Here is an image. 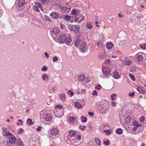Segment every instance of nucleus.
<instances>
[{"label": "nucleus", "mask_w": 146, "mask_h": 146, "mask_svg": "<svg viewBox=\"0 0 146 146\" xmlns=\"http://www.w3.org/2000/svg\"><path fill=\"white\" fill-rule=\"evenodd\" d=\"M102 71L104 75H100V76L102 78H104V77L110 73L111 72L110 68L107 66H103Z\"/></svg>", "instance_id": "obj_1"}, {"label": "nucleus", "mask_w": 146, "mask_h": 146, "mask_svg": "<svg viewBox=\"0 0 146 146\" xmlns=\"http://www.w3.org/2000/svg\"><path fill=\"white\" fill-rule=\"evenodd\" d=\"M40 117L41 118H43L47 121H49L51 119L50 115L47 113L46 112H42L40 114Z\"/></svg>", "instance_id": "obj_2"}, {"label": "nucleus", "mask_w": 146, "mask_h": 146, "mask_svg": "<svg viewBox=\"0 0 146 146\" xmlns=\"http://www.w3.org/2000/svg\"><path fill=\"white\" fill-rule=\"evenodd\" d=\"M59 132V130L57 127H51L49 130L50 134L52 136H54L58 135Z\"/></svg>", "instance_id": "obj_3"}, {"label": "nucleus", "mask_w": 146, "mask_h": 146, "mask_svg": "<svg viewBox=\"0 0 146 146\" xmlns=\"http://www.w3.org/2000/svg\"><path fill=\"white\" fill-rule=\"evenodd\" d=\"M145 56V55L143 52H139L137 54L134 56L135 59H137V60L138 62L142 61L143 56Z\"/></svg>", "instance_id": "obj_4"}, {"label": "nucleus", "mask_w": 146, "mask_h": 146, "mask_svg": "<svg viewBox=\"0 0 146 146\" xmlns=\"http://www.w3.org/2000/svg\"><path fill=\"white\" fill-rule=\"evenodd\" d=\"M2 130L3 133L4 137H9V136H13V135L11 133L9 132L8 129L6 127H3Z\"/></svg>", "instance_id": "obj_5"}, {"label": "nucleus", "mask_w": 146, "mask_h": 146, "mask_svg": "<svg viewBox=\"0 0 146 146\" xmlns=\"http://www.w3.org/2000/svg\"><path fill=\"white\" fill-rule=\"evenodd\" d=\"M59 29L57 28H54L50 31L51 35L53 38H55L59 33Z\"/></svg>", "instance_id": "obj_6"}, {"label": "nucleus", "mask_w": 146, "mask_h": 146, "mask_svg": "<svg viewBox=\"0 0 146 146\" xmlns=\"http://www.w3.org/2000/svg\"><path fill=\"white\" fill-rule=\"evenodd\" d=\"M68 27L70 31H74L76 33H78L79 30V28L78 26L76 25H70Z\"/></svg>", "instance_id": "obj_7"}, {"label": "nucleus", "mask_w": 146, "mask_h": 146, "mask_svg": "<svg viewBox=\"0 0 146 146\" xmlns=\"http://www.w3.org/2000/svg\"><path fill=\"white\" fill-rule=\"evenodd\" d=\"M101 106V108L100 110L102 113L105 114L108 111L109 108L108 104H104L102 105Z\"/></svg>", "instance_id": "obj_8"}, {"label": "nucleus", "mask_w": 146, "mask_h": 146, "mask_svg": "<svg viewBox=\"0 0 146 146\" xmlns=\"http://www.w3.org/2000/svg\"><path fill=\"white\" fill-rule=\"evenodd\" d=\"M54 114L55 116L57 117H60L63 115V113L60 110L54 109Z\"/></svg>", "instance_id": "obj_9"}, {"label": "nucleus", "mask_w": 146, "mask_h": 146, "mask_svg": "<svg viewBox=\"0 0 146 146\" xmlns=\"http://www.w3.org/2000/svg\"><path fill=\"white\" fill-rule=\"evenodd\" d=\"M87 46H86V43L82 42L80 46V50L82 52H84L87 50Z\"/></svg>", "instance_id": "obj_10"}, {"label": "nucleus", "mask_w": 146, "mask_h": 146, "mask_svg": "<svg viewBox=\"0 0 146 146\" xmlns=\"http://www.w3.org/2000/svg\"><path fill=\"white\" fill-rule=\"evenodd\" d=\"M16 2L19 7H22L25 3V0H16Z\"/></svg>", "instance_id": "obj_11"}, {"label": "nucleus", "mask_w": 146, "mask_h": 146, "mask_svg": "<svg viewBox=\"0 0 146 146\" xmlns=\"http://www.w3.org/2000/svg\"><path fill=\"white\" fill-rule=\"evenodd\" d=\"M9 140V143L11 144H14L16 141V139L15 137L13 136H9V137H7Z\"/></svg>", "instance_id": "obj_12"}, {"label": "nucleus", "mask_w": 146, "mask_h": 146, "mask_svg": "<svg viewBox=\"0 0 146 146\" xmlns=\"http://www.w3.org/2000/svg\"><path fill=\"white\" fill-rule=\"evenodd\" d=\"M112 76L115 79H118L120 78V76L117 71H115L112 74Z\"/></svg>", "instance_id": "obj_13"}, {"label": "nucleus", "mask_w": 146, "mask_h": 146, "mask_svg": "<svg viewBox=\"0 0 146 146\" xmlns=\"http://www.w3.org/2000/svg\"><path fill=\"white\" fill-rule=\"evenodd\" d=\"M72 41V39L70 37L68 36L67 37H66V39H65V42L67 45H71V42Z\"/></svg>", "instance_id": "obj_14"}, {"label": "nucleus", "mask_w": 146, "mask_h": 146, "mask_svg": "<svg viewBox=\"0 0 146 146\" xmlns=\"http://www.w3.org/2000/svg\"><path fill=\"white\" fill-rule=\"evenodd\" d=\"M66 39V36L64 34H62L61 35L59 38V40L62 43L65 42Z\"/></svg>", "instance_id": "obj_15"}, {"label": "nucleus", "mask_w": 146, "mask_h": 146, "mask_svg": "<svg viewBox=\"0 0 146 146\" xmlns=\"http://www.w3.org/2000/svg\"><path fill=\"white\" fill-rule=\"evenodd\" d=\"M50 15L54 19H57L58 18L59 16L57 13H52Z\"/></svg>", "instance_id": "obj_16"}, {"label": "nucleus", "mask_w": 146, "mask_h": 146, "mask_svg": "<svg viewBox=\"0 0 146 146\" xmlns=\"http://www.w3.org/2000/svg\"><path fill=\"white\" fill-rule=\"evenodd\" d=\"M113 45V44L112 42H108L106 45V48L107 49L110 50L112 48Z\"/></svg>", "instance_id": "obj_17"}, {"label": "nucleus", "mask_w": 146, "mask_h": 146, "mask_svg": "<svg viewBox=\"0 0 146 146\" xmlns=\"http://www.w3.org/2000/svg\"><path fill=\"white\" fill-rule=\"evenodd\" d=\"M131 120V118L129 116H127L125 118V119L124 120L123 122L126 124H128L130 122Z\"/></svg>", "instance_id": "obj_18"}, {"label": "nucleus", "mask_w": 146, "mask_h": 146, "mask_svg": "<svg viewBox=\"0 0 146 146\" xmlns=\"http://www.w3.org/2000/svg\"><path fill=\"white\" fill-rule=\"evenodd\" d=\"M137 91L141 93H144L145 92L143 87L141 86H139L138 87L137 89Z\"/></svg>", "instance_id": "obj_19"}, {"label": "nucleus", "mask_w": 146, "mask_h": 146, "mask_svg": "<svg viewBox=\"0 0 146 146\" xmlns=\"http://www.w3.org/2000/svg\"><path fill=\"white\" fill-rule=\"evenodd\" d=\"M60 99L62 101H64L66 100V96L65 94H62L59 96Z\"/></svg>", "instance_id": "obj_20"}, {"label": "nucleus", "mask_w": 146, "mask_h": 146, "mask_svg": "<svg viewBox=\"0 0 146 146\" xmlns=\"http://www.w3.org/2000/svg\"><path fill=\"white\" fill-rule=\"evenodd\" d=\"M16 144L17 145H21L22 146H24L23 142L21 139H17L16 140Z\"/></svg>", "instance_id": "obj_21"}, {"label": "nucleus", "mask_w": 146, "mask_h": 146, "mask_svg": "<svg viewBox=\"0 0 146 146\" xmlns=\"http://www.w3.org/2000/svg\"><path fill=\"white\" fill-rule=\"evenodd\" d=\"M126 43V41L125 40H120L119 42V45L121 47H123Z\"/></svg>", "instance_id": "obj_22"}, {"label": "nucleus", "mask_w": 146, "mask_h": 146, "mask_svg": "<svg viewBox=\"0 0 146 146\" xmlns=\"http://www.w3.org/2000/svg\"><path fill=\"white\" fill-rule=\"evenodd\" d=\"M132 125H133L134 126V127L137 128L139 127H141V125L138 124V122L136 121H135L133 122Z\"/></svg>", "instance_id": "obj_23"}, {"label": "nucleus", "mask_w": 146, "mask_h": 146, "mask_svg": "<svg viewBox=\"0 0 146 146\" xmlns=\"http://www.w3.org/2000/svg\"><path fill=\"white\" fill-rule=\"evenodd\" d=\"M124 62L126 64L128 65L131 64L130 60L127 57H125L124 59Z\"/></svg>", "instance_id": "obj_24"}, {"label": "nucleus", "mask_w": 146, "mask_h": 146, "mask_svg": "<svg viewBox=\"0 0 146 146\" xmlns=\"http://www.w3.org/2000/svg\"><path fill=\"white\" fill-rule=\"evenodd\" d=\"M85 76L84 74L79 75L78 76V79L80 81H83L85 78Z\"/></svg>", "instance_id": "obj_25"}, {"label": "nucleus", "mask_w": 146, "mask_h": 146, "mask_svg": "<svg viewBox=\"0 0 146 146\" xmlns=\"http://www.w3.org/2000/svg\"><path fill=\"white\" fill-rule=\"evenodd\" d=\"M123 130L120 128L117 129L116 130V133L118 134H121L123 133Z\"/></svg>", "instance_id": "obj_26"}, {"label": "nucleus", "mask_w": 146, "mask_h": 146, "mask_svg": "<svg viewBox=\"0 0 146 146\" xmlns=\"http://www.w3.org/2000/svg\"><path fill=\"white\" fill-rule=\"evenodd\" d=\"M76 133V132L74 131H71L69 132V135L71 137L74 136Z\"/></svg>", "instance_id": "obj_27"}, {"label": "nucleus", "mask_w": 146, "mask_h": 146, "mask_svg": "<svg viewBox=\"0 0 146 146\" xmlns=\"http://www.w3.org/2000/svg\"><path fill=\"white\" fill-rule=\"evenodd\" d=\"M81 16L80 15H76L74 17V21L75 22H77L79 20Z\"/></svg>", "instance_id": "obj_28"}, {"label": "nucleus", "mask_w": 146, "mask_h": 146, "mask_svg": "<svg viewBox=\"0 0 146 146\" xmlns=\"http://www.w3.org/2000/svg\"><path fill=\"white\" fill-rule=\"evenodd\" d=\"M86 27L88 29H91L92 28L91 23L90 22L87 23L86 25Z\"/></svg>", "instance_id": "obj_29"}, {"label": "nucleus", "mask_w": 146, "mask_h": 146, "mask_svg": "<svg viewBox=\"0 0 146 146\" xmlns=\"http://www.w3.org/2000/svg\"><path fill=\"white\" fill-rule=\"evenodd\" d=\"M62 9L63 10L66 12H69L70 11V9L69 8H67L66 7H64L62 8Z\"/></svg>", "instance_id": "obj_30"}, {"label": "nucleus", "mask_w": 146, "mask_h": 146, "mask_svg": "<svg viewBox=\"0 0 146 146\" xmlns=\"http://www.w3.org/2000/svg\"><path fill=\"white\" fill-rule=\"evenodd\" d=\"M74 105L78 108H80L82 107V105L78 102H76L75 103Z\"/></svg>", "instance_id": "obj_31"}, {"label": "nucleus", "mask_w": 146, "mask_h": 146, "mask_svg": "<svg viewBox=\"0 0 146 146\" xmlns=\"http://www.w3.org/2000/svg\"><path fill=\"white\" fill-rule=\"evenodd\" d=\"M95 141L97 144L99 145H100L101 144V142L100 140L98 138H95Z\"/></svg>", "instance_id": "obj_32"}, {"label": "nucleus", "mask_w": 146, "mask_h": 146, "mask_svg": "<svg viewBox=\"0 0 146 146\" xmlns=\"http://www.w3.org/2000/svg\"><path fill=\"white\" fill-rule=\"evenodd\" d=\"M129 77L133 81L135 80V78L134 76L131 74H129Z\"/></svg>", "instance_id": "obj_33"}, {"label": "nucleus", "mask_w": 146, "mask_h": 146, "mask_svg": "<svg viewBox=\"0 0 146 146\" xmlns=\"http://www.w3.org/2000/svg\"><path fill=\"white\" fill-rule=\"evenodd\" d=\"M27 122L30 125H32L33 123L32 121V120L31 119H28L27 120Z\"/></svg>", "instance_id": "obj_34"}, {"label": "nucleus", "mask_w": 146, "mask_h": 146, "mask_svg": "<svg viewBox=\"0 0 146 146\" xmlns=\"http://www.w3.org/2000/svg\"><path fill=\"white\" fill-rule=\"evenodd\" d=\"M81 119L82 120L81 121L82 122L86 123L87 121V119L85 117L82 116L81 117Z\"/></svg>", "instance_id": "obj_35"}, {"label": "nucleus", "mask_w": 146, "mask_h": 146, "mask_svg": "<svg viewBox=\"0 0 146 146\" xmlns=\"http://www.w3.org/2000/svg\"><path fill=\"white\" fill-rule=\"evenodd\" d=\"M136 70V68L134 66H132L130 68V71L132 72H134Z\"/></svg>", "instance_id": "obj_36"}, {"label": "nucleus", "mask_w": 146, "mask_h": 146, "mask_svg": "<svg viewBox=\"0 0 146 146\" xmlns=\"http://www.w3.org/2000/svg\"><path fill=\"white\" fill-rule=\"evenodd\" d=\"M98 58L100 59H102L104 58V56L101 53H98Z\"/></svg>", "instance_id": "obj_37"}, {"label": "nucleus", "mask_w": 146, "mask_h": 146, "mask_svg": "<svg viewBox=\"0 0 146 146\" xmlns=\"http://www.w3.org/2000/svg\"><path fill=\"white\" fill-rule=\"evenodd\" d=\"M41 2L43 4L45 5L49 1V0H40Z\"/></svg>", "instance_id": "obj_38"}, {"label": "nucleus", "mask_w": 146, "mask_h": 146, "mask_svg": "<svg viewBox=\"0 0 146 146\" xmlns=\"http://www.w3.org/2000/svg\"><path fill=\"white\" fill-rule=\"evenodd\" d=\"M72 15H75L77 14L76 10L75 9H74L71 12Z\"/></svg>", "instance_id": "obj_39"}, {"label": "nucleus", "mask_w": 146, "mask_h": 146, "mask_svg": "<svg viewBox=\"0 0 146 146\" xmlns=\"http://www.w3.org/2000/svg\"><path fill=\"white\" fill-rule=\"evenodd\" d=\"M81 42L80 40L78 39L75 42V45L76 46H77L79 45V44Z\"/></svg>", "instance_id": "obj_40"}, {"label": "nucleus", "mask_w": 146, "mask_h": 146, "mask_svg": "<svg viewBox=\"0 0 146 146\" xmlns=\"http://www.w3.org/2000/svg\"><path fill=\"white\" fill-rule=\"evenodd\" d=\"M104 131L109 135L111 133L110 130L109 129H108L107 130H104Z\"/></svg>", "instance_id": "obj_41"}, {"label": "nucleus", "mask_w": 146, "mask_h": 146, "mask_svg": "<svg viewBox=\"0 0 146 146\" xmlns=\"http://www.w3.org/2000/svg\"><path fill=\"white\" fill-rule=\"evenodd\" d=\"M145 120V117L143 116H141L139 118V121L141 122H143Z\"/></svg>", "instance_id": "obj_42"}, {"label": "nucleus", "mask_w": 146, "mask_h": 146, "mask_svg": "<svg viewBox=\"0 0 146 146\" xmlns=\"http://www.w3.org/2000/svg\"><path fill=\"white\" fill-rule=\"evenodd\" d=\"M58 58L57 56H55L53 57V59H52V61L53 62H55L58 61Z\"/></svg>", "instance_id": "obj_43"}, {"label": "nucleus", "mask_w": 146, "mask_h": 146, "mask_svg": "<svg viewBox=\"0 0 146 146\" xmlns=\"http://www.w3.org/2000/svg\"><path fill=\"white\" fill-rule=\"evenodd\" d=\"M47 69V67L45 66H44L42 67L41 70L43 72H46Z\"/></svg>", "instance_id": "obj_44"}, {"label": "nucleus", "mask_w": 146, "mask_h": 146, "mask_svg": "<svg viewBox=\"0 0 146 146\" xmlns=\"http://www.w3.org/2000/svg\"><path fill=\"white\" fill-rule=\"evenodd\" d=\"M62 108V106L61 105H56L55 106V110H57V109L59 108L60 109Z\"/></svg>", "instance_id": "obj_45"}, {"label": "nucleus", "mask_w": 146, "mask_h": 146, "mask_svg": "<svg viewBox=\"0 0 146 146\" xmlns=\"http://www.w3.org/2000/svg\"><path fill=\"white\" fill-rule=\"evenodd\" d=\"M75 120V118L74 117H70L69 119V120L71 122H73Z\"/></svg>", "instance_id": "obj_46"}, {"label": "nucleus", "mask_w": 146, "mask_h": 146, "mask_svg": "<svg viewBox=\"0 0 146 146\" xmlns=\"http://www.w3.org/2000/svg\"><path fill=\"white\" fill-rule=\"evenodd\" d=\"M46 77H47V76L45 74H43L42 76V78L43 80H45Z\"/></svg>", "instance_id": "obj_47"}, {"label": "nucleus", "mask_w": 146, "mask_h": 146, "mask_svg": "<svg viewBox=\"0 0 146 146\" xmlns=\"http://www.w3.org/2000/svg\"><path fill=\"white\" fill-rule=\"evenodd\" d=\"M116 96V94H113L111 95V100H112L113 101L114 100V97H115Z\"/></svg>", "instance_id": "obj_48"}, {"label": "nucleus", "mask_w": 146, "mask_h": 146, "mask_svg": "<svg viewBox=\"0 0 146 146\" xmlns=\"http://www.w3.org/2000/svg\"><path fill=\"white\" fill-rule=\"evenodd\" d=\"M3 12V11L2 10V8L0 7V17L2 16Z\"/></svg>", "instance_id": "obj_49"}, {"label": "nucleus", "mask_w": 146, "mask_h": 146, "mask_svg": "<svg viewBox=\"0 0 146 146\" xmlns=\"http://www.w3.org/2000/svg\"><path fill=\"white\" fill-rule=\"evenodd\" d=\"M68 94L70 95V97H72L74 94V93L70 90H68Z\"/></svg>", "instance_id": "obj_50"}, {"label": "nucleus", "mask_w": 146, "mask_h": 146, "mask_svg": "<svg viewBox=\"0 0 146 146\" xmlns=\"http://www.w3.org/2000/svg\"><path fill=\"white\" fill-rule=\"evenodd\" d=\"M101 88L102 86L100 84L98 85V86H96L95 88L96 89L98 90H100V89H101Z\"/></svg>", "instance_id": "obj_51"}, {"label": "nucleus", "mask_w": 146, "mask_h": 146, "mask_svg": "<svg viewBox=\"0 0 146 146\" xmlns=\"http://www.w3.org/2000/svg\"><path fill=\"white\" fill-rule=\"evenodd\" d=\"M65 18L67 20H69L70 19V17L68 15H65Z\"/></svg>", "instance_id": "obj_52"}, {"label": "nucleus", "mask_w": 146, "mask_h": 146, "mask_svg": "<svg viewBox=\"0 0 146 146\" xmlns=\"http://www.w3.org/2000/svg\"><path fill=\"white\" fill-rule=\"evenodd\" d=\"M104 143L106 145H108L110 144V141H105L104 142Z\"/></svg>", "instance_id": "obj_53"}, {"label": "nucleus", "mask_w": 146, "mask_h": 146, "mask_svg": "<svg viewBox=\"0 0 146 146\" xmlns=\"http://www.w3.org/2000/svg\"><path fill=\"white\" fill-rule=\"evenodd\" d=\"M92 95L93 96H97V92L96 90H94L92 93Z\"/></svg>", "instance_id": "obj_54"}, {"label": "nucleus", "mask_w": 146, "mask_h": 146, "mask_svg": "<svg viewBox=\"0 0 146 146\" xmlns=\"http://www.w3.org/2000/svg\"><path fill=\"white\" fill-rule=\"evenodd\" d=\"M97 45L100 47H101L103 46V44L102 43L100 42H98L97 43Z\"/></svg>", "instance_id": "obj_55"}, {"label": "nucleus", "mask_w": 146, "mask_h": 146, "mask_svg": "<svg viewBox=\"0 0 146 146\" xmlns=\"http://www.w3.org/2000/svg\"><path fill=\"white\" fill-rule=\"evenodd\" d=\"M85 17L83 16V15H82V17H81V18L80 20L78 21V23H80V22L82 21H83L84 19H85Z\"/></svg>", "instance_id": "obj_56"}, {"label": "nucleus", "mask_w": 146, "mask_h": 146, "mask_svg": "<svg viewBox=\"0 0 146 146\" xmlns=\"http://www.w3.org/2000/svg\"><path fill=\"white\" fill-rule=\"evenodd\" d=\"M42 128V127L41 126H38L37 128H36V131H40L41 129Z\"/></svg>", "instance_id": "obj_57"}, {"label": "nucleus", "mask_w": 146, "mask_h": 146, "mask_svg": "<svg viewBox=\"0 0 146 146\" xmlns=\"http://www.w3.org/2000/svg\"><path fill=\"white\" fill-rule=\"evenodd\" d=\"M23 131V130L21 128H20L19 129V131H18L19 133L21 134L22 133Z\"/></svg>", "instance_id": "obj_58"}, {"label": "nucleus", "mask_w": 146, "mask_h": 146, "mask_svg": "<svg viewBox=\"0 0 146 146\" xmlns=\"http://www.w3.org/2000/svg\"><path fill=\"white\" fill-rule=\"evenodd\" d=\"M88 114L89 115L92 117L94 115V113L93 112H91L90 111L88 112Z\"/></svg>", "instance_id": "obj_59"}, {"label": "nucleus", "mask_w": 146, "mask_h": 146, "mask_svg": "<svg viewBox=\"0 0 146 146\" xmlns=\"http://www.w3.org/2000/svg\"><path fill=\"white\" fill-rule=\"evenodd\" d=\"M33 9L36 11H39V9H38V7H36V6H35L34 7H33Z\"/></svg>", "instance_id": "obj_60"}, {"label": "nucleus", "mask_w": 146, "mask_h": 146, "mask_svg": "<svg viewBox=\"0 0 146 146\" xmlns=\"http://www.w3.org/2000/svg\"><path fill=\"white\" fill-rule=\"evenodd\" d=\"M76 138L77 139L80 140L81 139V136L80 135L78 134L77 135Z\"/></svg>", "instance_id": "obj_61"}, {"label": "nucleus", "mask_w": 146, "mask_h": 146, "mask_svg": "<svg viewBox=\"0 0 146 146\" xmlns=\"http://www.w3.org/2000/svg\"><path fill=\"white\" fill-rule=\"evenodd\" d=\"M24 16V15L22 13H20L19 14H18L17 15V16L18 17H23Z\"/></svg>", "instance_id": "obj_62"}, {"label": "nucleus", "mask_w": 146, "mask_h": 146, "mask_svg": "<svg viewBox=\"0 0 146 146\" xmlns=\"http://www.w3.org/2000/svg\"><path fill=\"white\" fill-rule=\"evenodd\" d=\"M44 55L45 56V57L47 58H49V56L47 53L45 52L44 53Z\"/></svg>", "instance_id": "obj_63"}, {"label": "nucleus", "mask_w": 146, "mask_h": 146, "mask_svg": "<svg viewBox=\"0 0 146 146\" xmlns=\"http://www.w3.org/2000/svg\"><path fill=\"white\" fill-rule=\"evenodd\" d=\"M44 18L45 19L46 21L50 20L49 17L47 16H45Z\"/></svg>", "instance_id": "obj_64"}]
</instances>
